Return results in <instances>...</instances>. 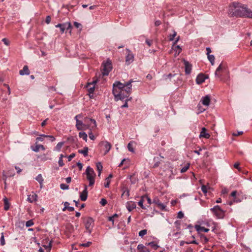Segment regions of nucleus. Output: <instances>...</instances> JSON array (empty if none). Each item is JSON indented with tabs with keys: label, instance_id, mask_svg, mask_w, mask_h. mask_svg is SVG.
<instances>
[{
	"label": "nucleus",
	"instance_id": "57",
	"mask_svg": "<svg viewBox=\"0 0 252 252\" xmlns=\"http://www.w3.org/2000/svg\"><path fill=\"white\" fill-rule=\"evenodd\" d=\"M58 163H59L60 166H61V167H62L64 165V163H63V160L61 158H59Z\"/></svg>",
	"mask_w": 252,
	"mask_h": 252
},
{
	"label": "nucleus",
	"instance_id": "10",
	"mask_svg": "<svg viewBox=\"0 0 252 252\" xmlns=\"http://www.w3.org/2000/svg\"><path fill=\"white\" fill-rule=\"evenodd\" d=\"M153 203L156 204L157 207L161 210H165L166 205L162 203L158 197H155L153 199Z\"/></svg>",
	"mask_w": 252,
	"mask_h": 252
},
{
	"label": "nucleus",
	"instance_id": "17",
	"mask_svg": "<svg viewBox=\"0 0 252 252\" xmlns=\"http://www.w3.org/2000/svg\"><path fill=\"white\" fill-rule=\"evenodd\" d=\"M207 78L208 77L206 76L204 74L200 73L197 75L196 78V82L197 84H201L204 82Z\"/></svg>",
	"mask_w": 252,
	"mask_h": 252
},
{
	"label": "nucleus",
	"instance_id": "27",
	"mask_svg": "<svg viewBox=\"0 0 252 252\" xmlns=\"http://www.w3.org/2000/svg\"><path fill=\"white\" fill-rule=\"evenodd\" d=\"M37 198V195L35 193H34L32 195H30L28 197V200L31 202L32 203L33 201H36Z\"/></svg>",
	"mask_w": 252,
	"mask_h": 252
},
{
	"label": "nucleus",
	"instance_id": "45",
	"mask_svg": "<svg viewBox=\"0 0 252 252\" xmlns=\"http://www.w3.org/2000/svg\"><path fill=\"white\" fill-rule=\"evenodd\" d=\"M60 188L63 190H65L69 189V186L65 184H61L60 185Z\"/></svg>",
	"mask_w": 252,
	"mask_h": 252
},
{
	"label": "nucleus",
	"instance_id": "8",
	"mask_svg": "<svg viewBox=\"0 0 252 252\" xmlns=\"http://www.w3.org/2000/svg\"><path fill=\"white\" fill-rule=\"evenodd\" d=\"M56 28H60L62 33H63L65 30H69L71 28V25L70 23H64L63 24H58L56 25Z\"/></svg>",
	"mask_w": 252,
	"mask_h": 252
},
{
	"label": "nucleus",
	"instance_id": "60",
	"mask_svg": "<svg viewBox=\"0 0 252 252\" xmlns=\"http://www.w3.org/2000/svg\"><path fill=\"white\" fill-rule=\"evenodd\" d=\"M186 244H194L198 245V243L195 240H193V241H191L186 242Z\"/></svg>",
	"mask_w": 252,
	"mask_h": 252
},
{
	"label": "nucleus",
	"instance_id": "33",
	"mask_svg": "<svg viewBox=\"0 0 252 252\" xmlns=\"http://www.w3.org/2000/svg\"><path fill=\"white\" fill-rule=\"evenodd\" d=\"M207 58H208V60L211 63V64L212 65H214V62H215V57H214V56L213 55H207Z\"/></svg>",
	"mask_w": 252,
	"mask_h": 252
},
{
	"label": "nucleus",
	"instance_id": "64",
	"mask_svg": "<svg viewBox=\"0 0 252 252\" xmlns=\"http://www.w3.org/2000/svg\"><path fill=\"white\" fill-rule=\"evenodd\" d=\"M77 166L78 167L80 170H82L83 167V165L81 162H77Z\"/></svg>",
	"mask_w": 252,
	"mask_h": 252
},
{
	"label": "nucleus",
	"instance_id": "56",
	"mask_svg": "<svg viewBox=\"0 0 252 252\" xmlns=\"http://www.w3.org/2000/svg\"><path fill=\"white\" fill-rule=\"evenodd\" d=\"M184 217V213L182 211H179L178 213L177 218L182 219Z\"/></svg>",
	"mask_w": 252,
	"mask_h": 252
},
{
	"label": "nucleus",
	"instance_id": "51",
	"mask_svg": "<svg viewBox=\"0 0 252 252\" xmlns=\"http://www.w3.org/2000/svg\"><path fill=\"white\" fill-rule=\"evenodd\" d=\"M69 204H69V203H68V202H65L64 203V208L63 209V211H65V210H66V209H67L69 207Z\"/></svg>",
	"mask_w": 252,
	"mask_h": 252
},
{
	"label": "nucleus",
	"instance_id": "4",
	"mask_svg": "<svg viewBox=\"0 0 252 252\" xmlns=\"http://www.w3.org/2000/svg\"><path fill=\"white\" fill-rule=\"evenodd\" d=\"M102 74L103 76H107L112 69V64L110 60H107L106 62L103 63L102 65Z\"/></svg>",
	"mask_w": 252,
	"mask_h": 252
},
{
	"label": "nucleus",
	"instance_id": "19",
	"mask_svg": "<svg viewBox=\"0 0 252 252\" xmlns=\"http://www.w3.org/2000/svg\"><path fill=\"white\" fill-rule=\"evenodd\" d=\"M201 101L203 105L205 106H209L210 103V97L207 95L202 97Z\"/></svg>",
	"mask_w": 252,
	"mask_h": 252
},
{
	"label": "nucleus",
	"instance_id": "13",
	"mask_svg": "<svg viewBox=\"0 0 252 252\" xmlns=\"http://www.w3.org/2000/svg\"><path fill=\"white\" fill-rule=\"evenodd\" d=\"M99 145L103 146L104 147V148L105 149L104 155L107 154L109 152L112 147V145L110 144V143L106 141H101V142H100Z\"/></svg>",
	"mask_w": 252,
	"mask_h": 252
},
{
	"label": "nucleus",
	"instance_id": "54",
	"mask_svg": "<svg viewBox=\"0 0 252 252\" xmlns=\"http://www.w3.org/2000/svg\"><path fill=\"white\" fill-rule=\"evenodd\" d=\"M201 190L204 193H206L207 192V189L206 186L203 185L201 186Z\"/></svg>",
	"mask_w": 252,
	"mask_h": 252
},
{
	"label": "nucleus",
	"instance_id": "32",
	"mask_svg": "<svg viewBox=\"0 0 252 252\" xmlns=\"http://www.w3.org/2000/svg\"><path fill=\"white\" fill-rule=\"evenodd\" d=\"M79 136L80 138H82L85 141H87V134L85 132H80L79 133Z\"/></svg>",
	"mask_w": 252,
	"mask_h": 252
},
{
	"label": "nucleus",
	"instance_id": "39",
	"mask_svg": "<svg viewBox=\"0 0 252 252\" xmlns=\"http://www.w3.org/2000/svg\"><path fill=\"white\" fill-rule=\"evenodd\" d=\"M40 136H43L44 137H48L49 138L51 142H53L55 140V138L52 136V135H45V134H41Z\"/></svg>",
	"mask_w": 252,
	"mask_h": 252
},
{
	"label": "nucleus",
	"instance_id": "40",
	"mask_svg": "<svg viewBox=\"0 0 252 252\" xmlns=\"http://www.w3.org/2000/svg\"><path fill=\"white\" fill-rule=\"evenodd\" d=\"M147 233V230L146 229H143L139 232L138 235L140 237H143L145 235H146Z\"/></svg>",
	"mask_w": 252,
	"mask_h": 252
},
{
	"label": "nucleus",
	"instance_id": "37",
	"mask_svg": "<svg viewBox=\"0 0 252 252\" xmlns=\"http://www.w3.org/2000/svg\"><path fill=\"white\" fill-rule=\"evenodd\" d=\"M143 202H144V196H142L141 199L138 202V204L139 206H140L141 207V208H142L143 209H145L146 208L143 205Z\"/></svg>",
	"mask_w": 252,
	"mask_h": 252
},
{
	"label": "nucleus",
	"instance_id": "61",
	"mask_svg": "<svg viewBox=\"0 0 252 252\" xmlns=\"http://www.w3.org/2000/svg\"><path fill=\"white\" fill-rule=\"evenodd\" d=\"M51 18L50 16H47L46 18L45 22L47 24H49L51 22Z\"/></svg>",
	"mask_w": 252,
	"mask_h": 252
},
{
	"label": "nucleus",
	"instance_id": "55",
	"mask_svg": "<svg viewBox=\"0 0 252 252\" xmlns=\"http://www.w3.org/2000/svg\"><path fill=\"white\" fill-rule=\"evenodd\" d=\"M75 156V154L74 153H72L71 155H70L68 157H67V158H68V160L69 161H71L72 160V159L74 158V157Z\"/></svg>",
	"mask_w": 252,
	"mask_h": 252
},
{
	"label": "nucleus",
	"instance_id": "59",
	"mask_svg": "<svg viewBox=\"0 0 252 252\" xmlns=\"http://www.w3.org/2000/svg\"><path fill=\"white\" fill-rule=\"evenodd\" d=\"M90 125L89 124H84V126H82V128H83V129L82 130H86L88 128H89V127L90 126Z\"/></svg>",
	"mask_w": 252,
	"mask_h": 252
},
{
	"label": "nucleus",
	"instance_id": "14",
	"mask_svg": "<svg viewBox=\"0 0 252 252\" xmlns=\"http://www.w3.org/2000/svg\"><path fill=\"white\" fill-rule=\"evenodd\" d=\"M78 118H81V115H77L74 118L75 120H76V127L78 130H81L83 129L82 127L83 126H84V123L82 121L79 120L78 119Z\"/></svg>",
	"mask_w": 252,
	"mask_h": 252
},
{
	"label": "nucleus",
	"instance_id": "12",
	"mask_svg": "<svg viewBox=\"0 0 252 252\" xmlns=\"http://www.w3.org/2000/svg\"><path fill=\"white\" fill-rule=\"evenodd\" d=\"M98 80H94L91 83H88L87 87L88 88V92L90 94H93L94 91V85L97 82Z\"/></svg>",
	"mask_w": 252,
	"mask_h": 252
},
{
	"label": "nucleus",
	"instance_id": "63",
	"mask_svg": "<svg viewBox=\"0 0 252 252\" xmlns=\"http://www.w3.org/2000/svg\"><path fill=\"white\" fill-rule=\"evenodd\" d=\"M144 198L145 197L147 199V202L149 204H151L152 203V200L151 199L147 196H143Z\"/></svg>",
	"mask_w": 252,
	"mask_h": 252
},
{
	"label": "nucleus",
	"instance_id": "9",
	"mask_svg": "<svg viewBox=\"0 0 252 252\" xmlns=\"http://www.w3.org/2000/svg\"><path fill=\"white\" fill-rule=\"evenodd\" d=\"M126 51L127 52V55L126 57V63L127 65H129L134 61V55L128 49L126 48Z\"/></svg>",
	"mask_w": 252,
	"mask_h": 252
},
{
	"label": "nucleus",
	"instance_id": "21",
	"mask_svg": "<svg viewBox=\"0 0 252 252\" xmlns=\"http://www.w3.org/2000/svg\"><path fill=\"white\" fill-rule=\"evenodd\" d=\"M126 208L129 212L131 211L133 209L136 208V204L132 201L127 202L126 203Z\"/></svg>",
	"mask_w": 252,
	"mask_h": 252
},
{
	"label": "nucleus",
	"instance_id": "44",
	"mask_svg": "<svg viewBox=\"0 0 252 252\" xmlns=\"http://www.w3.org/2000/svg\"><path fill=\"white\" fill-rule=\"evenodd\" d=\"M189 165H190L189 163H188V164L187 165H186L184 167H183L181 169V173H184V172H186L187 171V170L189 169Z\"/></svg>",
	"mask_w": 252,
	"mask_h": 252
},
{
	"label": "nucleus",
	"instance_id": "30",
	"mask_svg": "<svg viewBox=\"0 0 252 252\" xmlns=\"http://www.w3.org/2000/svg\"><path fill=\"white\" fill-rule=\"evenodd\" d=\"M96 167L97 171L98 172V176H100L101 174V172L102 170L103 166L101 162H99L96 163Z\"/></svg>",
	"mask_w": 252,
	"mask_h": 252
},
{
	"label": "nucleus",
	"instance_id": "48",
	"mask_svg": "<svg viewBox=\"0 0 252 252\" xmlns=\"http://www.w3.org/2000/svg\"><path fill=\"white\" fill-rule=\"evenodd\" d=\"M131 99V97H130L129 98H127L125 100V103L124 104H123V105L121 106V107L122 108H126V107H128V104H127V101L128 100H130V99Z\"/></svg>",
	"mask_w": 252,
	"mask_h": 252
},
{
	"label": "nucleus",
	"instance_id": "26",
	"mask_svg": "<svg viewBox=\"0 0 252 252\" xmlns=\"http://www.w3.org/2000/svg\"><path fill=\"white\" fill-rule=\"evenodd\" d=\"M195 227L196 228V230L197 231H198V232H199V231H203V232H208L209 231V229L205 228L203 226H201L198 225H195Z\"/></svg>",
	"mask_w": 252,
	"mask_h": 252
},
{
	"label": "nucleus",
	"instance_id": "29",
	"mask_svg": "<svg viewBox=\"0 0 252 252\" xmlns=\"http://www.w3.org/2000/svg\"><path fill=\"white\" fill-rule=\"evenodd\" d=\"M3 201H4V209L5 211H7L9 209V204L8 203V199L6 197L4 198Z\"/></svg>",
	"mask_w": 252,
	"mask_h": 252
},
{
	"label": "nucleus",
	"instance_id": "7",
	"mask_svg": "<svg viewBox=\"0 0 252 252\" xmlns=\"http://www.w3.org/2000/svg\"><path fill=\"white\" fill-rule=\"evenodd\" d=\"M226 71V67L222 63H221L217 68L215 71V76L219 78L221 77V72H225Z\"/></svg>",
	"mask_w": 252,
	"mask_h": 252
},
{
	"label": "nucleus",
	"instance_id": "25",
	"mask_svg": "<svg viewBox=\"0 0 252 252\" xmlns=\"http://www.w3.org/2000/svg\"><path fill=\"white\" fill-rule=\"evenodd\" d=\"M40 149H41L43 151H44L45 150V147L42 145L36 144L34 147L32 148V150L35 152H39Z\"/></svg>",
	"mask_w": 252,
	"mask_h": 252
},
{
	"label": "nucleus",
	"instance_id": "46",
	"mask_svg": "<svg viewBox=\"0 0 252 252\" xmlns=\"http://www.w3.org/2000/svg\"><path fill=\"white\" fill-rule=\"evenodd\" d=\"M5 240L4 238L3 233H1V236L0 237V245L1 246H4L5 245Z\"/></svg>",
	"mask_w": 252,
	"mask_h": 252
},
{
	"label": "nucleus",
	"instance_id": "6",
	"mask_svg": "<svg viewBox=\"0 0 252 252\" xmlns=\"http://www.w3.org/2000/svg\"><path fill=\"white\" fill-rule=\"evenodd\" d=\"M210 210L218 219H222L224 216V211L219 205H216L211 208Z\"/></svg>",
	"mask_w": 252,
	"mask_h": 252
},
{
	"label": "nucleus",
	"instance_id": "15",
	"mask_svg": "<svg viewBox=\"0 0 252 252\" xmlns=\"http://www.w3.org/2000/svg\"><path fill=\"white\" fill-rule=\"evenodd\" d=\"M231 196L234 198V201L236 202H239L241 201V197L240 194L238 193L236 190L233 191L231 193Z\"/></svg>",
	"mask_w": 252,
	"mask_h": 252
},
{
	"label": "nucleus",
	"instance_id": "23",
	"mask_svg": "<svg viewBox=\"0 0 252 252\" xmlns=\"http://www.w3.org/2000/svg\"><path fill=\"white\" fill-rule=\"evenodd\" d=\"M84 122L87 123V124H89V123L90 122H91L92 123H93L94 124V126H92V127L93 128H95L96 127V121L94 119H93L92 118H89L88 117H86L85 119H84Z\"/></svg>",
	"mask_w": 252,
	"mask_h": 252
},
{
	"label": "nucleus",
	"instance_id": "58",
	"mask_svg": "<svg viewBox=\"0 0 252 252\" xmlns=\"http://www.w3.org/2000/svg\"><path fill=\"white\" fill-rule=\"evenodd\" d=\"M2 42L4 43V44L7 46L9 45V41L5 38H3L2 39Z\"/></svg>",
	"mask_w": 252,
	"mask_h": 252
},
{
	"label": "nucleus",
	"instance_id": "24",
	"mask_svg": "<svg viewBox=\"0 0 252 252\" xmlns=\"http://www.w3.org/2000/svg\"><path fill=\"white\" fill-rule=\"evenodd\" d=\"M137 250L139 252H150L149 249L145 247L143 244H139L137 246Z\"/></svg>",
	"mask_w": 252,
	"mask_h": 252
},
{
	"label": "nucleus",
	"instance_id": "28",
	"mask_svg": "<svg viewBox=\"0 0 252 252\" xmlns=\"http://www.w3.org/2000/svg\"><path fill=\"white\" fill-rule=\"evenodd\" d=\"M78 153L83 154L84 157H86L88 156V148L87 147H85L82 150H79Z\"/></svg>",
	"mask_w": 252,
	"mask_h": 252
},
{
	"label": "nucleus",
	"instance_id": "47",
	"mask_svg": "<svg viewBox=\"0 0 252 252\" xmlns=\"http://www.w3.org/2000/svg\"><path fill=\"white\" fill-rule=\"evenodd\" d=\"M33 225V222L32 220H31L27 221L26 223V226L27 227H30Z\"/></svg>",
	"mask_w": 252,
	"mask_h": 252
},
{
	"label": "nucleus",
	"instance_id": "11",
	"mask_svg": "<svg viewBox=\"0 0 252 252\" xmlns=\"http://www.w3.org/2000/svg\"><path fill=\"white\" fill-rule=\"evenodd\" d=\"M86 174L87 175V179H89V178H94V176L95 175L94 169L89 166L86 168Z\"/></svg>",
	"mask_w": 252,
	"mask_h": 252
},
{
	"label": "nucleus",
	"instance_id": "18",
	"mask_svg": "<svg viewBox=\"0 0 252 252\" xmlns=\"http://www.w3.org/2000/svg\"><path fill=\"white\" fill-rule=\"evenodd\" d=\"M185 72L186 74H189L192 69V65L189 62L184 60Z\"/></svg>",
	"mask_w": 252,
	"mask_h": 252
},
{
	"label": "nucleus",
	"instance_id": "5",
	"mask_svg": "<svg viewBox=\"0 0 252 252\" xmlns=\"http://www.w3.org/2000/svg\"><path fill=\"white\" fill-rule=\"evenodd\" d=\"M85 228L87 232L90 234L92 232V228L94 224V221L91 217H88L84 219V220Z\"/></svg>",
	"mask_w": 252,
	"mask_h": 252
},
{
	"label": "nucleus",
	"instance_id": "41",
	"mask_svg": "<svg viewBox=\"0 0 252 252\" xmlns=\"http://www.w3.org/2000/svg\"><path fill=\"white\" fill-rule=\"evenodd\" d=\"M126 196V197H128L129 195V190L127 189H126L124 191L123 193L122 194V197L124 196Z\"/></svg>",
	"mask_w": 252,
	"mask_h": 252
},
{
	"label": "nucleus",
	"instance_id": "36",
	"mask_svg": "<svg viewBox=\"0 0 252 252\" xmlns=\"http://www.w3.org/2000/svg\"><path fill=\"white\" fill-rule=\"evenodd\" d=\"M177 35V32L175 30H173V33L169 35V39L170 41H173L175 37Z\"/></svg>",
	"mask_w": 252,
	"mask_h": 252
},
{
	"label": "nucleus",
	"instance_id": "52",
	"mask_svg": "<svg viewBox=\"0 0 252 252\" xmlns=\"http://www.w3.org/2000/svg\"><path fill=\"white\" fill-rule=\"evenodd\" d=\"M240 163L239 162H236L234 164V168L237 169L239 171H241V168L240 167Z\"/></svg>",
	"mask_w": 252,
	"mask_h": 252
},
{
	"label": "nucleus",
	"instance_id": "16",
	"mask_svg": "<svg viewBox=\"0 0 252 252\" xmlns=\"http://www.w3.org/2000/svg\"><path fill=\"white\" fill-rule=\"evenodd\" d=\"M87 196H88L87 186L86 185H85L84 190L82 191V192H81L80 193V198L81 200H82L83 201H85L87 200Z\"/></svg>",
	"mask_w": 252,
	"mask_h": 252
},
{
	"label": "nucleus",
	"instance_id": "42",
	"mask_svg": "<svg viewBox=\"0 0 252 252\" xmlns=\"http://www.w3.org/2000/svg\"><path fill=\"white\" fill-rule=\"evenodd\" d=\"M148 245H150L154 248L155 250H157L158 246L157 245V244H156L154 242H151L148 243Z\"/></svg>",
	"mask_w": 252,
	"mask_h": 252
},
{
	"label": "nucleus",
	"instance_id": "34",
	"mask_svg": "<svg viewBox=\"0 0 252 252\" xmlns=\"http://www.w3.org/2000/svg\"><path fill=\"white\" fill-rule=\"evenodd\" d=\"M64 144V142H59L57 144V145H56L55 148V150L57 151H61V149L62 147V146H63V145Z\"/></svg>",
	"mask_w": 252,
	"mask_h": 252
},
{
	"label": "nucleus",
	"instance_id": "50",
	"mask_svg": "<svg viewBox=\"0 0 252 252\" xmlns=\"http://www.w3.org/2000/svg\"><path fill=\"white\" fill-rule=\"evenodd\" d=\"M91 244H92L91 242H88L86 243L81 244L80 245V246H82V247H88L91 245Z\"/></svg>",
	"mask_w": 252,
	"mask_h": 252
},
{
	"label": "nucleus",
	"instance_id": "31",
	"mask_svg": "<svg viewBox=\"0 0 252 252\" xmlns=\"http://www.w3.org/2000/svg\"><path fill=\"white\" fill-rule=\"evenodd\" d=\"M36 180L39 183L40 187H42V183L43 182V179L41 174H39L36 177Z\"/></svg>",
	"mask_w": 252,
	"mask_h": 252
},
{
	"label": "nucleus",
	"instance_id": "62",
	"mask_svg": "<svg viewBox=\"0 0 252 252\" xmlns=\"http://www.w3.org/2000/svg\"><path fill=\"white\" fill-rule=\"evenodd\" d=\"M89 136L91 140H94L95 139V137L92 132L89 133Z\"/></svg>",
	"mask_w": 252,
	"mask_h": 252
},
{
	"label": "nucleus",
	"instance_id": "35",
	"mask_svg": "<svg viewBox=\"0 0 252 252\" xmlns=\"http://www.w3.org/2000/svg\"><path fill=\"white\" fill-rule=\"evenodd\" d=\"M112 177H113L112 174H110L109 175L108 177L106 179V180H107V183L104 184V187L105 188L109 187V185H110V178H112Z\"/></svg>",
	"mask_w": 252,
	"mask_h": 252
},
{
	"label": "nucleus",
	"instance_id": "1",
	"mask_svg": "<svg viewBox=\"0 0 252 252\" xmlns=\"http://www.w3.org/2000/svg\"><path fill=\"white\" fill-rule=\"evenodd\" d=\"M230 12L233 16L252 18V11L249 9L246 5L239 2L232 3Z\"/></svg>",
	"mask_w": 252,
	"mask_h": 252
},
{
	"label": "nucleus",
	"instance_id": "49",
	"mask_svg": "<svg viewBox=\"0 0 252 252\" xmlns=\"http://www.w3.org/2000/svg\"><path fill=\"white\" fill-rule=\"evenodd\" d=\"M89 181V186H92L94 184V178H89V179H88Z\"/></svg>",
	"mask_w": 252,
	"mask_h": 252
},
{
	"label": "nucleus",
	"instance_id": "38",
	"mask_svg": "<svg viewBox=\"0 0 252 252\" xmlns=\"http://www.w3.org/2000/svg\"><path fill=\"white\" fill-rule=\"evenodd\" d=\"M132 143L133 141H130L127 145V148L129 151L133 153L134 152V150L132 147Z\"/></svg>",
	"mask_w": 252,
	"mask_h": 252
},
{
	"label": "nucleus",
	"instance_id": "2",
	"mask_svg": "<svg viewBox=\"0 0 252 252\" xmlns=\"http://www.w3.org/2000/svg\"><path fill=\"white\" fill-rule=\"evenodd\" d=\"M131 87L132 86L130 85V87H127L125 90L117 93L113 92L115 100L116 101H118L119 100H126V99L129 98V95L131 92Z\"/></svg>",
	"mask_w": 252,
	"mask_h": 252
},
{
	"label": "nucleus",
	"instance_id": "43",
	"mask_svg": "<svg viewBox=\"0 0 252 252\" xmlns=\"http://www.w3.org/2000/svg\"><path fill=\"white\" fill-rule=\"evenodd\" d=\"M200 239L204 243H206L208 241V239L203 234L200 235Z\"/></svg>",
	"mask_w": 252,
	"mask_h": 252
},
{
	"label": "nucleus",
	"instance_id": "53",
	"mask_svg": "<svg viewBox=\"0 0 252 252\" xmlns=\"http://www.w3.org/2000/svg\"><path fill=\"white\" fill-rule=\"evenodd\" d=\"M100 203L102 205V206H105L107 203V200L104 199V198H102L101 199V201H100Z\"/></svg>",
	"mask_w": 252,
	"mask_h": 252
},
{
	"label": "nucleus",
	"instance_id": "3",
	"mask_svg": "<svg viewBox=\"0 0 252 252\" xmlns=\"http://www.w3.org/2000/svg\"><path fill=\"white\" fill-rule=\"evenodd\" d=\"M132 82H133L132 80H130L125 84H123L119 81L115 82L113 85V92L117 93L125 90L127 87H130L131 85Z\"/></svg>",
	"mask_w": 252,
	"mask_h": 252
},
{
	"label": "nucleus",
	"instance_id": "22",
	"mask_svg": "<svg viewBox=\"0 0 252 252\" xmlns=\"http://www.w3.org/2000/svg\"><path fill=\"white\" fill-rule=\"evenodd\" d=\"M30 73V71L29 69L28 66L27 65H25L22 70H20L19 71V74L21 75H29Z\"/></svg>",
	"mask_w": 252,
	"mask_h": 252
},
{
	"label": "nucleus",
	"instance_id": "20",
	"mask_svg": "<svg viewBox=\"0 0 252 252\" xmlns=\"http://www.w3.org/2000/svg\"><path fill=\"white\" fill-rule=\"evenodd\" d=\"M210 137V134L206 132V129L205 127H202L199 135V137H204L206 139H209Z\"/></svg>",
	"mask_w": 252,
	"mask_h": 252
}]
</instances>
